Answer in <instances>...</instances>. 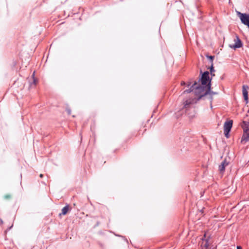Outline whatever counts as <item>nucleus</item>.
<instances>
[{"instance_id": "nucleus-13", "label": "nucleus", "mask_w": 249, "mask_h": 249, "mask_svg": "<svg viewBox=\"0 0 249 249\" xmlns=\"http://www.w3.org/2000/svg\"><path fill=\"white\" fill-rule=\"evenodd\" d=\"M214 71H215L214 70L213 65V64H212L211 66L210 67V72H211V74L212 75V76H214V74L213 73V72H214Z\"/></svg>"}, {"instance_id": "nucleus-22", "label": "nucleus", "mask_w": 249, "mask_h": 249, "mask_svg": "<svg viewBox=\"0 0 249 249\" xmlns=\"http://www.w3.org/2000/svg\"><path fill=\"white\" fill-rule=\"evenodd\" d=\"M39 177H40V178H42V177H43V175L41 174L39 175Z\"/></svg>"}, {"instance_id": "nucleus-9", "label": "nucleus", "mask_w": 249, "mask_h": 249, "mask_svg": "<svg viewBox=\"0 0 249 249\" xmlns=\"http://www.w3.org/2000/svg\"><path fill=\"white\" fill-rule=\"evenodd\" d=\"M249 140V131L244 132V134L242 138V141L247 142Z\"/></svg>"}, {"instance_id": "nucleus-21", "label": "nucleus", "mask_w": 249, "mask_h": 249, "mask_svg": "<svg viewBox=\"0 0 249 249\" xmlns=\"http://www.w3.org/2000/svg\"><path fill=\"white\" fill-rule=\"evenodd\" d=\"M237 249H242V248L241 246H237Z\"/></svg>"}, {"instance_id": "nucleus-17", "label": "nucleus", "mask_w": 249, "mask_h": 249, "mask_svg": "<svg viewBox=\"0 0 249 249\" xmlns=\"http://www.w3.org/2000/svg\"><path fill=\"white\" fill-rule=\"evenodd\" d=\"M67 111L68 114H69V115L71 114V111L70 109H67Z\"/></svg>"}, {"instance_id": "nucleus-3", "label": "nucleus", "mask_w": 249, "mask_h": 249, "mask_svg": "<svg viewBox=\"0 0 249 249\" xmlns=\"http://www.w3.org/2000/svg\"><path fill=\"white\" fill-rule=\"evenodd\" d=\"M237 15L239 17L241 22L249 28V15L245 13H242L240 12H237Z\"/></svg>"}, {"instance_id": "nucleus-5", "label": "nucleus", "mask_w": 249, "mask_h": 249, "mask_svg": "<svg viewBox=\"0 0 249 249\" xmlns=\"http://www.w3.org/2000/svg\"><path fill=\"white\" fill-rule=\"evenodd\" d=\"M234 41L235 42L234 44L229 45V47L231 48L236 49L237 48H241L243 44L242 41L237 36H235V38H234Z\"/></svg>"}, {"instance_id": "nucleus-8", "label": "nucleus", "mask_w": 249, "mask_h": 249, "mask_svg": "<svg viewBox=\"0 0 249 249\" xmlns=\"http://www.w3.org/2000/svg\"><path fill=\"white\" fill-rule=\"evenodd\" d=\"M241 125L244 130V132L249 131V122L243 121Z\"/></svg>"}, {"instance_id": "nucleus-19", "label": "nucleus", "mask_w": 249, "mask_h": 249, "mask_svg": "<svg viewBox=\"0 0 249 249\" xmlns=\"http://www.w3.org/2000/svg\"><path fill=\"white\" fill-rule=\"evenodd\" d=\"M4 197H5V198H8L10 197V196H8V195H6V196H4Z\"/></svg>"}, {"instance_id": "nucleus-6", "label": "nucleus", "mask_w": 249, "mask_h": 249, "mask_svg": "<svg viewBox=\"0 0 249 249\" xmlns=\"http://www.w3.org/2000/svg\"><path fill=\"white\" fill-rule=\"evenodd\" d=\"M229 164V162L225 160H223L219 166V171L221 173L225 171V167Z\"/></svg>"}, {"instance_id": "nucleus-7", "label": "nucleus", "mask_w": 249, "mask_h": 249, "mask_svg": "<svg viewBox=\"0 0 249 249\" xmlns=\"http://www.w3.org/2000/svg\"><path fill=\"white\" fill-rule=\"evenodd\" d=\"M249 87L247 86L244 85L243 86V95L244 98L245 100L246 101V103H248V92L247 91V89H248Z\"/></svg>"}, {"instance_id": "nucleus-14", "label": "nucleus", "mask_w": 249, "mask_h": 249, "mask_svg": "<svg viewBox=\"0 0 249 249\" xmlns=\"http://www.w3.org/2000/svg\"><path fill=\"white\" fill-rule=\"evenodd\" d=\"M217 94V92H213V91H211V93H208V94H210L211 95H215V94Z\"/></svg>"}, {"instance_id": "nucleus-1", "label": "nucleus", "mask_w": 249, "mask_h": 249, "mask_svg": "<svg viewBox=\"0 0 249 249\" xmlns=\"http://www.w3.org/2000/svg\"><path fill=\"white\" fill-rule=\"evenodd\" d=\"M193 91L197 96V99H200L204 96L208 94V93H211V85H209L208 86H203L202 85H197V82L195 81L191 88L189 89L185 90L184 93H188Z\"/></svg>"}, {"instance_id": "nucleus-20", "label": "nucleus", "mask_w": 249, "mask_h": 249, "mask_svg": "<svg viewBox=\"0 0 249 249\" xmlns=\"http://www.w3.org/2000/svg\"><path fill=\"white\" fill-rule=\"evenodd\" d=\"M181 85H182V86L183 85H185V83L183 81V82H181Z\"/></svg>"}, {"instance_id": "nucleus-23", "label": "nucleus", "mask_w": 249, "mask_h": 249, "mask_svg": "<svg viewBox=\"0 0 249 249\" xmlns=\"http://www.w3.org/2000/svg\"><path fill=\"white\" fill-rule=\"evenodd\" d=\"M248 113H249V111H248Z\"/></svg>"}, {"instance_id": "nucleus-18", "label": "nucleus", "mask_w": 249, "mask_h": 249, "mask_svg": "<svg viewBox=\"0 0 249 249\" xmlns=\"http://www.w3.org/2000/svg\"><path fill=\"white\" fill-rule=\"evenodd\" d=\"M192 84L191 82H189L187 85V86H190Z\"/></svg>"}, {"instance_id": "nucleus-15", "label": "nucleus", "mask_w": 249, "mask_h": 249, "mask_svg": "<svg viewBox=\"0 0 249 249\" xmlns=\"http://www.w3.org/2000/svg\"><path fill=\"white\" fill-rule=\"evenodd\" d=\"M207 57L210 59L211 61L212 62L213 58H214V56H208Z\"/></svg>"}, {"instance_id": "nucleus-11", "label": "nucleus", "mask_w": 249, "mask_h": 249, "mask_svg": "<svg viewBox=\"0 0 249 249\" xmlns=\"http://www.w3.org/2000/svg\"><path fill=\"white\" fill-rule=\"evenodd\" d=\"M69 210V206L67 205L65 206L62 210V213L63 215L66 214Z\"/></svg>"}, {"instance_id": "nucleus-10", "label": "nucleus", "mask_w": 249, "mask_h": 249, "mask_svg": "<svg viewBox=\"0 0 249 249\" xmlns=\"http://www.w3.org/2000/svg\"><path fill=\"white\" fill-rule=\"evenodd\" d=\"M34 76H35V72H34V73L32 76V77L33 78V81H32V82L30 83V87L31 88L35 87L36 84V80Z\"/></svg>"}, {"instance_id": "nucleus-4", "label": "nucleus", "mask_w": 249, "mask_h": 249, "mask_svg": "<svg viewBox=\"0 0 249 249\" xmlns=\"http://www.w3.org/2000/svg\"><path fill=\"white\" fill-rule=\"evenodd\" d=\"M232 120H229L228 121H226L224 123V132L225 136L226 138H229V132H230L231 128L232 126Z\"/></svg>"}, {"instance_id": "nucleus-2", "label": "nucleus", "mask_w": 249, "mask_h": 249, "mask_svg": "<svg viewBox=\"0 0 249 249\" xmlns=\"http://www.w3.org/2000/svg\"><path fill=\"white\" fill-rule=\"evenodd\" d=\"M211 79L210 78L209 72L208 71L203 73L201 78L199 80V81L201 82V85L206 86L211 85Z\"/></svg>"}, {"instance_id": "nucleus-16", "label": "nucleus", "mask_w": 249, "mask_h": 249, "mask_svg": "<svg viewBox=\"0 0 249 249\" xmlns=\"http://www.w3.org/2000/svg\"><path fill=\"white\" fill-rule=\"evenodd\" d=\"M204 246L206 248H208V247L209 246V245L208 244V242L207 241H206L205 243L204 244Z\"/></svg>"}, {"instance_id": "nucleus-12", "label": "nucleus", "mask_w": 249, "mask_h": 249, "mask_svg": "<svg viewBox=\"0 0 249 249\" xmlns=\"http://www.w3.org/2000/svg\"><path fill=\"white\" fill-rule=\"evenodd\" d=\"M191 104V101L190 100H186L184 105V107L185 108H187L188 106Z\"/></svg>"}]
</instances>
